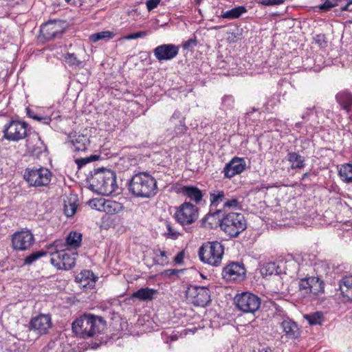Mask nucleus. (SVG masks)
<instances>
[{
    "label": "nucleus",
    "instance_id": "680f3d73",
    "mask_svg": "<svg viewBox=\"0 0 352 352\" xmlns=\"http://www.w3.org/2000/svg\"><path fill=\"white\" fill-rule=\"evenodd\" d=\"M208 224H209L210 226H212V222H208Z\"/></svg>",
    "mask_w": 352,
    "mask_h": 352
},
{
    "label": "nucleus",
    "instance_id": "09e8293b",
    "mask_svg": "<svg viewBox=\"0 0 352 352\" xmlns=\"http://www.w3.org/2000/svg\"><path fill=\"white\" fill-rule=\"evenodd\" d=\"M161 0H148L146 3L148 11H151L160 4Z\"/></svg>",
    "mask_w": 352,
    "mask_h": 352
},
{
    "label": "nucleus",
    "instance_id": "bb28decb",
    "mask_svg": "<svg viewBox=\"0 0 352 352\" xmlns=\"http://www.w3.org/2000/svg\"><path fill=\"white\" fill-rule=\"evenodd\" d=\"M339 288L343 297L351 301L352 293V275L343 276L339 281Z\"/></svg>",
    "mask_w": 352,
    "mask_h": 352
},
{
    "label": "nucleus",
    "instance_id": "c9c22d12",
    "mask_svg": "<svg viewBox=\"0 0 352 352\" xmlns=\"http://www.w3.org/2000/svg\"><path fill=\"white\" fill-rule=\"evenodd\" d=\"M47 254V252L43 250L41 251H36L34 252H32L30 255L27 256L23 259V265H30L41 257L45 256Z\"/></svg>",
    "mask_w": 352,
    "mask_h": 352
},
{
    "label": "nucleus",
    "instance_id": "dca6fc26",
    "mask_svg": "<svg viewBox=\"0 0 352 352\" xmlns=\"http://www.w3.org/2000/svg\"><path fill=\"white\" fill-rule=\"evenodd\" d=\"M226 193L223 190H213L210 192V210L208 214H207L202 219L201 223L204 226H206V223L211 219L219 217L221 214V210H215L213 211L214 207H217L219 204L225 202Z\"/></svg>",
    "mask_w": 352,
    "mask_h": 352
},
{
    "label": "nucleus",
    "instance_id": "412c9836",
    "mask_svg": "<svg viewBox=\"0 0 352 352\" xmlns=\"http://www.w3.org/2000/svg\"><path fill=\"white\" fill-rule=\"evenodd\" d=\"M278 324L284 336L289 340H294L300 336V331L298 324L289 317H283Z\"/></svg>",
    "mask_w": 352,
    "mask_h": 352
},
{
    "label": "nucleus",
    "instance_id": "1a4fd4ad",
    "mask_svg": "<svg viewBox=\"0 0 352 352\" xmlns=\"http://www.w3.org/2000/svg\"><path fill=\"white\" fill-rule=\"evenodd\" d=\"M199 208L190 201L181 204L175 213L177 222L182 226H188L195 223L199 217Z\"/></svg>",
    "mask_w": 352,
    "mask_h": 352
},
{
    "label": "nucleus",
    "instance_id": "39448f33",
    "mask_svg": "<svg viewBox=\"0 0 352 352\" xmlns=\"http://www.w3.org/2000/svg\"><path fill=\"white\" fill-rule=\"evenodd\" d=\"M223 253V246L218 241L206 242L204 243L199 250L200 260L205 263L213 266L220 265Z\"/></svg>",
    "mask_w": 352,
    "mask_h": 352
},
{
    "label": "nucleus",
    "instance_id": "393cba45",
    "mask_svg": "<svg viewBox=\"0 0 352 352\" xmlns=\"http://www.w3.org/2000/svg\"><path fill=\"white\" fill-rule=\"evenodd\" d=\"M68 139L74 151H85L89 144V138L83 134L71 133Z\"/></svg>",
    "mask_w": 352,
    "mask_h": 352
},
{
    "label": "nucleus",
    "instance_id": "6ab92c4d",
    "mask_svg": "<svg viewBox=\"0 0 352 352\" xmlns=\"http://www.w3.org/2000/svg\"><path fill=\"white\" fill-rule=\"evenodd\" d=\"M91 204L96 210L110 214H117L123 210L122 204L111 199H94Z\"/></svg>",
    "mask_w": 352,
    "mask_h": 352
},
{
    "label": "nucleus",
    "instance_id": "ddd939ff",
    "mask_svg": "<svg viewBox=\"0 0 352 352\" xmlns=\"http://www.w3.org/2000/svg\"><path fill=\"white\" fill-rule=\"evenodd\" d=\"M76 258L74 254L67 250H56L51 253L50 262L58 270H68L75 265Z\"/></svg>",
    "mask_w": 352,
    "mask_h": 352
},
{
    "label": "nucleus",
    "instance_id": "6e6d98bb",
    "mask_svg": "<svg viewBox=\"0 0 352 352\" xmlns=\"http://www.w3.org/2000/svg\"><path fill=\"white\" fill-rule=\"evenodd\" d=\"M28 148L30 151H31L32 153H36V148H32L30 145H29V143L28 144Z\"/></svg>",
    "mask_w": 352,
    "mask_h": 352
},
{
    "label": "nucleus",
    "instance_id": "de8ad7c7",
    "mask_svg": "<svg viewBox=\"0 0 352 352\" xmlns=\"http://www.w3.org/2000/svg\"><path fill=\"white\" fill-rule=\"evenodd\" d=\"M28 115L29 117L32 118L33 119L38 121H42L45 124H49L50 121V118L35 115L34 112L28 111Z\"/></svg>",
    "mask_w": 352,
    "mask_h": 352
},
{
    "label": "nucleus",
    "instance_id": "79ce46f5",
    "mask_svg": "<svg viewBox=\"0 0 352 352\" xmlns=\"http://www.w3.org/2000/svg\"><path fill=\"white\" fill-rule=\"evenodd\" d=\"M338 0H325L324 3L318 6V8L322 11H328L333 7L338 6Z\"/></svg>",
    "mask_w": 352,
    "mask_h": 352
},
{
    "label": "nucleus",
    "instance_id": "423d86ee",
    "mask_svg": "<svg viewBox=\"0 0 352 352\" xmlns=\"http://www.w3.org/2000/svg\"><path fill=\"white\" fill-rule=\"evenodd\" d=\"M324 283L319 278L309 276L298 280V296L311 300L324 293Z\"/></svg>",
    "mask_w": 352,
    "mask_h": 352
},
{
    "label": "nucleus",
    "instance_id": "f704fd0d",
    "mask_svg": "<svg viewBox=\"0 0 352 352\" xmlns=\"http://www.w3.org/2000/svg\"><path fill=\"white\" fill-rule=\"evenodd\" d=\"M115 34L113 32L107 30L91 34L89 36V39L92 42L96 43L100 40L111 39L113 38Z\"/></svg>",
    "mask_w": 352,
    "mask_h": 352
},
{
    "label": "nucleus",
    "instance_id": "4468645a",
    "mask_svg": "<svg viewBox=\"0 0 352 352\" xmlns=\"http://www.w3.org/2000/svg\"><path fill=\"white\" fill-rule=\"evenodd\" d=\"M246 270L243 263L231 262L223 268L222 276L227 281L240 282L245 279Z\"/></svg>",
    "mask_w": 352,
    "mask_h": 352
},
{
    "label": "nucleus",
    "instance_id": "20e7f679",
    "mask_svg": "<svg viewBox=\"0 0 352 352\" xmlns=\"http://www.w3.org/2000/svg\"><path fill=\"white\" fill-rule=\"evenodd\" d=\"M221 230L231 238L237 237L247 228V221L242 213L230 212L221 219L217 217Z\"/></svg>",
    "mask_w": 352,
    "mask_h": 352
},
{
    "label": "nucleus",
    "instance_id": "864d4df0",
    "mask_svg": "<svg viewBox=\"0 0 352 352\" xmlns=\"http://www.w3.org/2000/svg\"><path fill=\"white\" fill-rule=\"evenodd\" d=\"M352 5V0H349L348 3L343 6H341L340 10L341 11H352V8L351 7Z\"/></svg>",
    "mask_w": 352,
    "mask_h": 352
},
{
    "label": "nucleus",
    "instance_id": "4c0bfd02",
    "mask_svg": "<svg viewBox=\"0 0 352 352\" xmlns=\"http://www.w3.org/2000/svg\"><path fill=\"white\" fill-rule=\"evenodd\" d=\"M65 61L69 66L72 67H80L82 61L77 58L74 54L67 53L65 55Z\"/></svg>",
    "mask_w": 352,
    "mask_h": 352
},
{
    "label": "nucleus",
    "instance_id": "9d476101",
    "mask_svg": "<svg viewBox=\"0 0 352 352\" xmlns=\"http://www.w3.org/2000/svg\"><path fill=\"white\" fill-rule=\"evenodd\" d=\"M28 124L25 122L10 120L4 126L3 137L12 142H19L27 136Z\"/></svg>",
    "mask_w": 352,
    "mask_h": 352
},
{
    "label": "nucleus",
    "instance_id": "5fc2aeb1",
    "mask_svg": "<svg viewBox=\"0 0 352 352\" xmlns=\"http://www.w3.org/2000/svg\"><path fill=\"white\" fill-rule=\"evenodd\" d=\"M311 110H312V109H311V108H310V109H307V111L306 113H303V114H302V119L306 118H307V116H308L309 115V113H310V111H311Z\"/></svg>",
    "mask_w": 352,
    "mask_h": 352
},
{
    "label": "nucleus",
    "instance_id": "052dcab7",
    "mask_svg": "<svg viewBox=\"0 0 352 352\" xmlns=\"http://www.w3.org/2000/svg\"><path fill=\"white\" fill-rule=\"evenodd\" d=\"M214 29H216V30H217V29H219V28H220V27H214Z\"/></svg>",
    "mask_w": 352,
    "mask_h": 352
},
{
    "label": "nucleus",
    "instance_id": "c756f323",
    "mask_svg": "<svg viewBox=\"0 0 352 352\" xmlns=\"http://www.w3.org/2000/svg\"><path fill=\"white\" fill-rule=\"evenodd\" d=\"M153 263L155 265H164L168 263V257L166 251L160 248L152 250Z\"/></svg>",
    "mask_w": 352,
    "mask_h": 352
},
{
    "label": "nucleus",
    "instance_id": "c85d7f7f",
    "mask_svg": "<svg viewBox=\"0 0 352 352\" xmlns=\"http://www.w3.org/2000/svg\"><path fill=\"white\" fill-rule=\"evenodd\" d=\"M287 159L291 164V168L292 169H302L305 166V157L298 153L289 152L287 153Z\"/></svg>",
    "mask_w": 352,
    "mask_h": 352
},
{
    "label": "nucleus",
    "instance_id": "49530a36",
    "mask_svg": "<svg viewBox=\"0 0 352 352\" xmlns=\"http://www.w3.org/2000/svg\"><path fill=\"white\" fill-rule=\"evenodd\" d=\"M234 104V98L232 96H226L222 98V105L228 109L232 108Z\"/></svg>",
    "mask_w": 352,
    "mask_h": 352
},
{
    "label": "nucleus",
    "instance_id": "9b49d317",
    "mask_svg": "<svg viewBox=\"0 0 352 352\" xmlns=\"http://www.w3.org/2000/svg\"><path fill=\"white\" fill-rule=\"evenodd\" d=\"M187 298L195 306L205 307L211 300L210 291L205 286H190L186 291Z\"/></svg>",
    "mask_w": 352,
    "mask_h": 352
},
{
    "label": "nucleus",
    "instance_id": "aec40b11",
    "mask_svg": "<svg viewBox=\"0 0 352 352\" xmlns=\"http://www.w3.org/2000/svg\"><path fill=\"white\" fill-rule=\"evenodd\" d=\"M246 168V163L243 158L234 157L223 168V173L226 178H232L236 175L241 173Z\"/></svg>",
    "mask_w": 352,
    "mask_h": 352
},
{
    "label": "nucleus",
    "instance_id": "2f4dec72",
    "mask_svg": "<svg viewBox=\"0 0 352 352\" xmlns=\"http://www.w3.org/2000/svg\"><path fill=\"white\" fill-rule=\"evenodd\" d=\"M82 241V234L76 232H71L66 238L68 246L76 249L80 247Z\"/></svg>",
    "mask_w": 352,
    "mask_h": 352
},
{
    "label": "nucleus",
    "instance_id": "58836bf2",
    "mask_svg": "<svg viewBox=\"0 0 352 352\" xmlns=\"http://www.w3.org/2000/svg\"><path fill=\"white\" fill-rule=\"evenodd\" d=\"M166 228L167 232L165 234L170 239H175L179 236V232H177L175 228L173 227L170 222L166 221H165Z\"/></svg>",
    "mask_w": 352,
    "mask_h": 352
},
{
    "label": "nucleus",
    "instance_id": "a211bd4d",
    "mask_svg": "<svg viewBox=\"0 0 352 352\" xmlns=\"http://www.w3.org/2000/svg\"><path fill=\"white\" fill-rule=\"evenodd\" d=\"M52 327V319L49 314H41L31 319L29 329L34 331L38 336L45 335Z\"/></svg>",
    "mask_w": 352,
    "mask_h": 352
},
{
    "label": "nucleus",
    "instance_id": "f3484780",
    "mask_svg": "<svg viewBox=\"0 0 352 352\" xmlns=\"http://www.w3.org/2000/svg\"><path fill=\"white\" fill-rule=\"evenodd\" d=\"M179 47L175 44H162L153 50L155 58L160 61H167L175 58L179 54Z\"/></svg>",
    "mask_w": 352,
    "mask_h": 352
},
{
    "label": "nucleus",
    "instance_id": "4d7b16f0",
    "mask_svg": "<svg viewBox=\"0 0 352 352\" xmlns=\"http://www.w3.org/2000/svg\"><path fill=\"white\" fill-rule=\"evenodd\" d=\"M68 4L74 5L76 3L75 0H65Z\"/></svg>",
    "mask_w": 352,
    "mask_h": 352
},
{
    "label": "nucleus",
    "instance_id": "a19ab883",
    "mask_svg": "<svg viewBox=\"0 0 352 352\" xmlns=\"http://www.w3.org/2000/svg\"><path fill=\"white\" fill-rule=\"evenodd\" d=\"M223 208H232V209H236L241 208V204L238 199L236 198H232L229 200L225 201L223 203Z\"/></svg>",
    "mask_w": 352,
    "mask_h": 352
},
{
    "label": "nucleus",
    "instance_id": "6e6552de",
    "mask_svg": "<svg viewBox=\"0 0 352 352\" xmlns=\"http://www.w3.org/2000/svg\"><path fill=\"white\" fill-rule=\"evenodd\" d=\"M236 308L244 313H255L261 306V298L251 292H242L235 296Z\"/></svg>",
    "mask_w": 352,
    "mask_h": 352
},
{
    "label": "nucleus",
    "instance_id": "2eb2a0df",
    "mask_svg": "<svg viewBox=\"0 0 352 352\" xmlns=\"http://www.w3.org/2000/svg\"><path fill=\"white\" fill-rule=\"evenodd\" d=\"M174 190L175 192L181 194L186 197V199H188L190 203H194L195 206L205 203L203 199V191L196 186L177 184L174 186Z\"/></svg>",
    "mask_w": 352,
    "mask_h": 352
},
{
    "label": "nucleus",
    "instance_id": "bf43d9fd",
    "mask_svg": "<svg viewBox=\"0 0 352 352\" xmlns=\"http://www.w3.org/2000/svg\"><path fill=\"white\" fill-rule=\"evenodd\" d=\"M309 176V173H305L303 175H302V179H305V177H308Z\"/></svg>",
    "mask_w": 352,
    "mask_h": 352
},
{
    "label": "nucleus",
    "instance_id": "0eeeda50",
    "mask_svg": "<svg viewBox=\"0 0 352 352\" xmlns=\"http://www.w3.org/2000/svg\"><path fill=\"white\" fill-rule=\"evenodd\" d=\"M52 173L46 168H27L23 175L24 179L31 186H47L52 179Z\"/></svg>",
    "mask_w": 352,
    "mask_h": 352
},
{
    "label": "nucleus",
    "instance_id": "37998d69",
    "mask_svg": "<svg viewBox=\"0 0 352 352\" xmlns=\"http://www.w3.org/2000/svg\"><path fill=\"white\" fill-rule=\"evenodd\" d=\"M77 206L74 203L65 204L64 212L68 217H72L76 212Z\"/></svg>",
    "mask_w": 352,
    "mask_h": 352
},
{
    "label": "nucleus",
    "instance_id": "5701e85b",
    "mask_svg": "<svg viewBox=\"0 0 352 352\" xmlns=\"http://www.w3.org/2000/svg\"><path fill=\"white\" fill-rule=\"evenodd\" d=\"M169 122L175 125L171 133L172 138L180 137L188 130V127L185 124V118L182 116V113L178 110L175 111L169 119Z\"/></svg>",
    "mask_w": 352,
    "mask_h": 352
},
{
    "label": "nucleus",
    "instance_id": "473e14b6",
    "mask_svg": "<svg viewBox=\"0 0 352 352\" xmlns=\"http://www.w3.org/2000/svg\"><path fill=\"white\" fill-rule=\"evenodd\" d=\"M263 277L278 274V266L273 262L265 263L261 269Z\"/></svg>",
    "mask_w": 352,
    "mask_h": 352
},
{
    "label": "nucleus",
    "instance_id": "3c124183",
    "mask_svg": "<svg viewBox=\"0 0 352 352\" xmlns=\"http://www.w3.org/2000/svg\"><path fill=\"white\" fill-rule=\"evenodd\" d=\"M197 45V41L196 39H189L188 41H186V42H184L183 43V47L184 49H188L190 48L192 45Z\"/></svg>",
    "mask_w": 352,
    "mask_h": 352
},
{
    "label": "nucleus",
    "instance_id": "72a5a7b5",
    "mask_svg": "<svg viewBox=\"0 0 352 352\" xmlns=\"http://www.w3.org/2000/svg\"><path fill=\"white\" fill-rule=\"evenodd\" d=\"M339 175L342 180L352 182V164H345L339 170Z\"/></svg>",
    "mask_w": 352,
    "mask_h": 352
},
{
    "label": "nucleus",
    "instance_id": "603ef678",
    "mask_svg": "<svg viewBox=\"0 0 352 352\" xmlns=\"http://www.w3.org/2000/svg\"><path fill=\"white\" fill-rule=\"evenodd\" d=\"M184 259V253L182 252H179L175 257L174 261L176 263H182Z\"/></svg>",
    "mask_w": 352,
    "mask_h": 352
},
{
    "label": "nucleus",
    "instance_id": "c03bdc74",
    "mask_svg": "<svg viewBox=\"0 0 352 352\" xmlns=\"http://www.w3.org/2000/svg\"><path fill=\"white\" fill-rule=\"evenodd\" d=\"M147 32L146 31H140L135 33H133L129 35H126L124 36V38L126 40H132V39H136L138 38H142L147 35Z\"/></svg>",
    "mask_w": 352,
    "mask_h": 352
},
{
    "label": "nucleus",
    "instance_id": "f8f14e48",
    "mask_svg": "<svg viewBox=\"0 0 352 352\" xmlns=\"http://www.w3.org/2000/svg\"><path fill=\"white\" fill-rule=\"evenodd\" d=\"M12 248L16 251L29 250L34 243V234L30 230L23 229L12 235Z\"/></svg>",
    "mask_w": 352,
    "mask_h": 352
},
{
    "label": "nucleus",
    "instance_id": "a18cd8bd",
    "mask_svg": "<svg viewBox=\"0 0 352 352\" xmlns=\"http://www.w3.org/2000/svg\"><path fill=\"white\" fill-rule=\"evenodd\" d=\"M285 0H258V3L265 6L280 5L283 3Z\"/></svg>",
    "mask_w": 352,
    "mask_h": 352
},
{
    "label": "nucleus",
    "instance_id": "a878e982",
    "mask_svg": "<svg viewBox=\"0 0 352 352\" xmlns=\"http://www.w3.org/2000/svg\"><path fill=\"white\" fill-rule=\"evenodd\" d=\"M97 279L98 277L90 270L81 272L76 277V281L79 283L82 287L89 288L94 287Z\"/></svg>",
    "mask_w": 352,
    "mask_h": 352
},
{
    "label": "nucleus",
    "instance_id": "13d9d810",
    "mask_svg": "<svg viewBox=\"0 0 352 352\" xmlns=\"http://www.w3.org/2000/svg\"><path fill=\"white\" fill-rule=\"evenodd\" d=\"M295 126H296V127L299 128L301 126V123L300 122H297V123H296Z\"/></svg>",
    "mask_w": 352,
    "mask_h": 352
},
{
    "label": "nucleus",
    "instance_id": "cd10ccee",
    "mask_svg": "<svg viewBox=\"0 0 352 352\" xmlns=\"http://www.w3.org/2000/svg\"><path fill=\"white\" fill-rule=\"evenodd\" d=\"M157 293V291L155 289L149 287L141 288L133 292L131 295L133 298H137L140 300L146 301L151 300L153 299L154 296Z\"/></svg>",
    "mask_w": 352,
    "mask_h": 352
},
{
    "label": "nucleus",
    "instance_id": "b1692460",
    "mask_svg": "<svg viewBox=\"0 0 352 352\" xmlns=\"http://www.w3.org/2000/svg\"><path fill=\"white\" fill-rule=\"evenodd\" d=\"M337 102L341 106L347 113L349 114V119L352 120V94L344 90L336 95Z\"/></svg>",
    "mask_w": 352,
    "mask_h": 352
},
{
    "label": "nucleus",
    "instance_id": "e2e57ef3",
    "mask_svg": "<svg viewBox=\"0 0 352 352\" xmlns=\"http://www.w3.org/2000/svg\"><path fill=\"white\" fill-rule=\"evenodd\" d=\"M350 296H351V301H352V292H351V294Z\"/></svg>",
    "mask_w": 352,
    "mask_h": 352
},
{
    "label": "nucleus",
    "instance_id": "8fccbe9b",
    "mask_svg": "<svg viewBox=\"0 0 352 352\" xmlns=\"http://www.w3.org/2000/svg\"><path fill=\"white\" fill-rule=\"evenodd\" d=\"M182 270H176V269H168L164 271V274L167 276H173L174 275H177L179 272H181Z\"/></svg>",
    "mask_w": 352,
    "mask_h": 352
},
{
    "label": "nucleus",
    "instance_id": "f257e3e1",
    "mask_svg": "<svg viewBox=\"0 0 352 352\" xmlns=\"http://www.w3.org/2000/svg\"><path fill=\"white\" fill-rule=\"evenodd\" d=\"M90 189L98 194L109 195L118 189L116 175L107 168L95 169L87 176Z\"/></svg>",
    "mask_w": 352,
    "mask_h": 352
},
{
    "label": "nucleus",
    "instance_id": "7c9ffc66",
    "mask_svg": "<svg viewBox=\"0 0 352 352\" xmlns=\"http://www.w3.org/2000/svg\"><path fill=\"white\" fill-rule=\"evenodd\" d=\"M247 12V9L244 6L235 7L230 10L223 12L221 17L223 19H234L241 16L243 13Z\"/></svg>",
    "mask_w": 352,
    "mask_h": 352
},
{
    "label": "nucleus",
    "instance_id": "7ed1b4c3",
    "mask_svg": "<svg viewBox=\"0 0 352 352\" xmlns=\"http://www.w3.org/2000/svg\"><path fill=\"white\" fill-rule=\"evenodd\" d=\"M104 320L101 317L85 314L72 322V331L78 337L87 339L99 333L103 327Z\"/></svg>",
    "mask_w": 352,
    "mask_h": 352
},
{
    "label": "nucleus",
    "instance_id": "4be33fe9",
    "mask_svg": "<svg viewBox=\"0 0 352 352\" xmlns=\"http://www.w3.org/2000/svg\"><path fill=\"white\" fill-rule=\"evenodd\" d=\"M41 32L45 39L51 40L60 36L63 30L60 21H52L41 25Z\"/></svg>",
    "mask_w": 352,
    "mask_h": 352
},
{
    "label": "nucleus",
    "instance_id": "f03ea898",
    "mask_svg": "<svg viewBox=\"0 0 352 352\" xmlns=\"http://www.w3.org/2000/svg\"><path fill=\"white\" fill-rule=\"evenodd\" d=\"M129 190L136 197H153L158 191L157 181L148 173L139 172L130 179Z\"/></svg>",
    "mask_w": 352,
    "mask_h": 352
},
{
    "label": "nucleus",
    "instance_id": "e433bc0d",
    "mask_svg": "<svg viewBox=\"0 0 352 352\" xmlns=\"http://www.w3.org/2000/svg\"><path fill=\"white\" fill-rule=\"evenodd\" d=\"M304 318L311 325L321 324L322 322V313L318 311L314 314H306L304 316Z\"/></svg>",
    "mask_w": 352,
    "mask_h": 352
},
{
    "label": "nucleus",
    "instance_id": "ea45409f",
    "mask_svg": "<svg viewBox=\"0 0 352 352\" xmlns=\"http://www.w3.org/2000/svg\"><path fill=\"white\" fill-rule=\"evenodd\" d=\"M99 157L100 156L98 155H91L89 157L77 159L76 160V162L78 164V167H82V166L87 164V163L98 160Z\"/></svg>",
    "mask_w": 352,
    "mask_h": 352
}]
</instances>
